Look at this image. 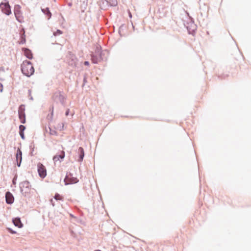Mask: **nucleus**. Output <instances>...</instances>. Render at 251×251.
I'll return each instance as SVG.
<instances>
[{"mask_svg":"<svg viewBox=\"0 0 251 251\" xmlns=\"http://www.w3.org/2000/svg\"><path fill=\"white\" fill-rule=\"evenodd\" d=\"M21 6L18 5H15L14 9V13L16 20L20 23H22V16L21 12Z\"/></svg>","mask_w":251,"mask_h":251,"instance_id":"1a4fd4ad","label":"nucleus"},{"mask_svg":"<svg viewBox=\"0 0 251 251\" xmlns=\"http://www.w3.org/2000/svg\"><path fill=\"white\" fill-rule=\"evenodd\" d=\"M18 116L20 122L22 124H25L26 122L25 105L21 104L19 106L18 108Z\"/></svg>","mask_w":251,"mask_h":251,"instance_id":"423d86ee","label":"nucleus"},{"mask_svg":"<svg viewBox=\"0 0 251 251\" xmlns=\"http://www.w3.org/2000/svg\"><path fill=\"white\" fill-rule=\"evenodd\" d=\"M23 51L24 52L25 55L29 59H32L33 58V54L31 50L28 48H24L22 49Z\"/></svg>","mask_w":251,"mask_h":251,"instance_id":"4468645a","label":"nucleus"},{"mask_svg":"<svg viewBox=\"0 0 251 251\" xmlns=\"http://www.w3.org/2000/svg\"><path fill=\"white\" fill-rule=\"evenodd\" d=\"M2 88H3L2 84L1 83H0V92H2V90H3Z\"/></svg>","mask_w":251,"mask_h":251,"instance_id":"473e14b6","label":"nucleus"},{"mask_svg":"<svg viewBox=\"0 0 251 251\" xmlns=\"http://www.w3.org/2000/svg\"><path fill=\"white\" fill-rule=\"evenodd\" d=\"M12 223L15 226L19 228H22L23 226V224L22 223L20 218L18 217L13 218Z\"/></svg>","mask_w":251,"mask_h":251,"instance_id":"ddd939ff","label":"nucleus"},{"mask_svg":"<svg viewBox=\"0 0 251 251\" xmlns=\"http://www.w3.org/2000/svg\"><path fill=\"white\" fill-rule=\"evenodd\" d=\"M62 34V31L60 29H57L55 32H53V35L56 36Z\"/></svg>","mask_w":251,"mask_h":251,"instance_id":"393cba45","label":"nucleus"},{"mask_svg":"<svg viewBox=\"0 0 251 251\" xmlns=\"http://www.w3.org/2000/svg\"><path fill=\"white\" fill-rule=\"evenodd\" d=\"M0 9L6 15H9L11 13V7L8 1L1 2L0 3Z\"/></svg>","mask_w":251,"mask_h":251,"instance_id":"39448f33","label":"nucleus"},{"mask_svg":"<svg viewBox=\"0 0 251 251\" xmlns=\"http://www.w3.org/2000/svg\"><path fill=\"white\" fill-rule=\"evenodd\" d=\"M77 153L78 155V158L77 159L78 162H82L84 157V151L82 147H79L77 151Z\"/></svg>","mask_w":251,"mask_h":251,"instance_id":"f8f14e48","label":"nucleus"},{"mask_svg":"<svg viewBox=\"0 0 251 251\" xmlns=\"http://www.w3.org/2000/svg\"><path fill=\"white\" fill-rule=\"evenodd\" d=\"M126 27V25L124 24L122 25L119 29V33L120 34V36H122L121 35V31L124 29V28Z\"/></svg>","mask_w":251,"mask_h":251,"instance_id":"b1692460","label":"nucleus"},{"mask_svg":"<svg viewBox=\"0 0 251 251\" xmlns=\"http://www.w3.org/2000/svg\"><path fill=\"white\" fill-rule=\"evenodd\" d=\"M69 113H70L69 109H67V110L65 112V115L67 116H68L69 115Z\"/></svg>","mask_w":251,"mask_h":251,"instance_id":"2f4dec72","label":"nucleus"},{"mask_svg":"<svg viewBox=\"0 0 251 251\" xmlns=\"http://www.w3.org/2000/svg\"><path fill=\"white\" fill-rule=\"evenodd\" d=\"M50 116L49 115L48 116V118L49 120H52L53 115V106H51L50 108Z\"/></svg>","mask_w":251,"mask_h":251,"instance_id":"aec40b11","label":"nucleus"},{"mask_svg":"<svg viewBox=\"0 0 251 251\" xmlns=\"http://www.w3.org/2000/svg\"><path fill=\"white\" fill-rule=\"evenodd\" d=\"M20 192L25 197H29L31 191V185L28 181L25 180L19 184Z\"/></svg>","mask_w":251,"mask_h":251,"instance_id":"f03ea898","label":"nucleus"},{"mask_svg":"<svg viewBox=\"0 0 251 251\" xmlns=\"http://www.w3.org/2000/svg\"><path fill=\"white\" fill-rule=\"evenodd\" d=\"M50 129V134L52 135H57V132L55 130Z\"/></svg>","mask_w":251,"mask_h":251,"instance_id":"c85d7f7f","label":"nucleus"},{"mask_svg":"<svg viewBox=\"0 0 251 251\" xmlns=\"http://www.w3.org/2000/svg\"><path fill=\"white\" fill-rule=\"evenodd\" d=\"M186 14L189 17L187 21L184 23V25L187 28L188 33L193 34L197 30V26L194 23V20L189 16L188 12H186Z\"/></svg>","mask_w":251,"mask_h":251,"instance_id":"7ed1b4c3","label":"nucleus"},{"mask_svg":"<svg viewBox=\"0 0 251 251\" xmlns=\"http://www.w3.org/2000/svg\"><path fill=\"white\" fill-rule=\"evenodd\" d=\"M21 71L24 75L29 77L34 73V68L30 61L25 60L21 65Z\"/></svg>","mask_w":251,"mask_h":251,"instance_id":"f257e3e1","label":"nucleus"},{"mask_svg":"<svg viewBox=\"0 0 251 251\" xmlns=\"http://www.w3.org/2000/svg\"><path fill=\"white\" fill-rule=\"evenodd\" d=\"M41 11L45 15L48 17V19H50L51 17L52 14L49 7L41 8Z\"/></svg>","mask_w":251,"mask_h":251,"instance_id":"a211bd4d","label":"nucleus"},{"mask_svg":"<svg viewBox=\"0 0 251 251\" xmlns=\"http://www.w3.org/2000/svg\"><path fill=\"white\" fill-rule=\"evenodd\" d=\"M5 201L8 204H12L14 201V197L13 194L9 191L5 193Z\"/></svg>","mask_w":251,"mask_h":251,"instance_id":"9d476101","label":"nucleus"},{"mask_svg":"<svg viewBox=\"0 0 251 251\" xmlns=\"http://www.w3.org/2000/svg\"><path fill=\"white\" fill-rule=\"evenodd\" d=\"M37 171L40 177L44 178L47 176V170L45 166L41 163L37 164Z\"/></svg>","mask_w":251,"mask_h":251,"instance_id":"6e6552de","label":"nucleus"},{"mask_svg":"<svg viewBox=\"0 0 251 251\" xmlns=\"http://www.w3.org/2000/svg\"><path fill=\"white\" fill-rule=\"evenodd\" d=\"M109 1L107 0H104L102 1V4L104 6H109Z\"/></svg>","mask_w":251,"mask_h":251,"instance_id":"cd10ccee","label":"nucleus"},{"mask_svg":"<svg viewBox=\"0 0 251 251\" xmlns=\"http://www.w3.org/2000/svg\"><path fill=\"white\" fill-rule=\"evenodd\" d=\"M54 198L56 201L63 200L62 197L58 193L55 194V196H54Z\"/></svg>","mask_w":251,"mask_h":251,"instance_id":"5701e85b","label":"nucleus"},{"mask_svg":"<svg viewBox=\"0 0 251 251\" xmlns=\"http://www.w3.org/2000/svg\"><path fill=\"white\" fill-rule=\"evenodd\" d=\"M129 17H130V18L132 17V16H131V14L130 13H129Z\"/></svg>","mask_w":251,"mask_h":251,"instance_id":"e433bc0d","label":"nucleus"},{"mask_svg":"<svg viewBox=\"0 0 251 251\" xmlns=\"http://www.w3.org/2000/svg\"><path fill=\"white\" fill-rule=\"evenodd\" d=\"M53 99L57 102H60L62 105H65V97L62 94L60 91L54 93L53 95Z\"/></svg>","mask_w":251,"mask_h":251,"instance_id":"0eeeda50","label":"nucleus"},{"mask_svg":"<svg viewBox=\"0 0 251 251\" xmlns=\"http://www.w3.org/2000/svg\"><path fill=\"white\" fill-rule=\"evenodd\" d=\"M84 65L85 66H88L89 65V62L88 61H85L84 62Z\"/></svg>","mask_w":251,"mask_h":251,"instance_id":"72a5a7b5","label":"nucleus"},{"mask_svg":"<svg viewBox=\"0 0 251 251\" xmlns=\"http://www.w3.org/2000/svg\"><path fill=\"white\" fill-rule=\"evenodd\" d=\"M100 251V250H95V251Z\"/></svg>","mask_w":251,"mask_h":251,"instance_id":"4c0bfd02","label":"nucleus"},{"mask_svg":"<svg viewBox=\"0 0 251 251\" xmlns=\"http://www.w3.org/2000/svg\"><path fill=\"white\" fill-rule=\"evenodd\" d=\"M6 230H7V231L12 234H16V231H15V230H13L11 228H10V227H7L6 228Z\"/></svg>","mask_w":251,"mask_h":251,"instance_id":"a878e982","label":"nucleus"},{"mask_svg":"<svg viewBox=\"0 0 251 251\" xmlns=\"http://www.w3.org/2000/svg\"><path fill=\"white\" fill-rule=\"evenodd\" d=\"M96 53H97L98 54V57L99 58V59L100 60H102V52L100 50H99L98 49L97 51H96Z\"/></svg>","mask_w":251,"mask_h":251,"instance_id":"4be33fe9","label":"nucleus"},{"mask_svg":"<svg viewBox=\"0 0 251 251\" xmlns=\"http://www.w3.org/2000/svg\"><path fill=\"white\" fill-rule=\"evenodd\" d=\"M16 158L17 160V165L20 167L22 161V151L20 148H18L16 153Z\"/></svg>","mask_w":251,"mask_h":251,"instance_id":"9b49d317","label":"nucleus"},{"mask_svg":"<svg viewBox=\"0 0 251 251\" xmlns=\"http://www.w3.org/2000/svg\"><path fill=\"white\" fill-rule=\"evenodd\" d=\"M17 176H15L12 179V184L13 185H15L16 184V180H17Z\"/></svg>","mask_w":251,"mask_h":251,"instance_id":"7c9ffc66","label":"nucleus"},{"mask_svg":"<svg viewBox=\"0 0 251 251\" xmlns=\"http://www.w3.org/2000/svg\"><path fill=\"white\" fill-rule=\"evenodd\" d=\"M25 129V126L24 125H21L19 126V135L21 138L23 140L25 139L24 134V131Z\"/></svg>","mask_w":251,"mask_h":251,"instance_id":"f3484780","label":"nucleus"},{"mask_svg":"<svg viewBox=\"0 0 251 251\" xmlns=\"http://www.w3.org/2000/svg\"><path fill=\"white\" fill-rule=\"evenodd\" d=\"M29 148H30V149L31 150V152H30L31 155H33V151H34V148L33 143H32L30 145Z\"/></svg>","mask_w":251,"mask_h":251,"instance_id":"bb28decb","label":"nucleus"},{"mask_svg":"<svg viewBox=\"0 0 251 251\" xmlns=\"http://www.w3.org/2000/svg\"><path fill=\"white\" fill-rule=\"evenodd\" d=\"M118 2L116 0H111L109 3V6H116Z\"/></svg>","mask_w":251,"mask_h":251,"instance_id":"412c9836","label":"nucleus"},{"mask_svg":"<svg viewBox=\"0 0 251 251\" xmlns=\"http://www.w3.org/2000/svg\"><path fill=\"white\" fill-rule=\"evenodd\" d=\"M20 41H19V43L20 44H24L26 42V39H25V31L24 28H23L20 33Z\"/></svg>","mask_w":251,"mask_h":251,"instance_id":"2eb2a0df","label":"nucleus"},{"mask_svg":"<svg viewBox=\"0 0 251 251\" xmlns=\"http://www.w3.org/2000/svg\"><path fill=\"white\" fill-rule=\"evenodd\" d=\"M91 60L94 64H98V62L100 61V60L97 55L94 54L91 55Z\"/></svg>","mask_w":251,"mask_h":251,"instance_id":"6ab92c4d","label":"nucleus"},{"mask_svg":"<svg viewBox=\"0 0 251 251\" xmlns=\"http://www.w3.org/2000/svg\"><path fill=\"white\" fill-rule=\"evenodd\" d=\"M79 181L78 179L74 176L73 174L71 172H67L64 179L65 185L77 183Z\"/></svg>","mask_w":251,"mask_h":251,"instance_id":"20e7f679","label":"nucleus"},{"mask_svg":"<svg viewBox=\"0 0 251 251\" xmlns=\"http://www.w3.org/2000/svg\"><path fill=\"white\" fill-rule=\"evenodd\" d=\"M65 157V152L64 151H62L61 153L58 155H55L53 157V160L54 162H57L58 160H60L61 162Z\"/></svg>","mask_w":251,"mask_h":251,"instance_id":"dca6fc26","label":"nucleus"},{"mask_svg":"<svg viewBox=\"0 0 251 251\" xmlns=\"http://www.w3.org/2000/svg\"><path fill=\"white\" fill-rule=\"evenodd\" d=\"M50 202H51V203L52 205L53 206H54V203L53 202V201H52V200H50Z\"/></svg>","mask_w":251,"mask_h":251,"instance_id":"c9c22d12","label":"nucleus"},{"mask_svg":"<svg viewBox=\"0 0 251 251\" xmlns=\"http://www.w3.org/2000/svg\"><path fill=\"white\" fill-rule=\"evenodd\" d=\"M87 82V78L85 76L83 78V85H84L85 84V83Z\"/></svg>","mask_w":251,"mask_h":251,"instance_id":"f704fd0d","label":"nucleus"},{"mask_svg":"<svg viewBox=\"0 0 251 251\" xmlns=\"http://www.w3.org/2000/svg\"><path fill=\"white\" fill-rule=\"evenodd\" d=\"M28 96L29 97V99L30 100H33V97L31 96V90L30 89H29L28 90Z\"/></svg>","mask_w":251,"mask_h":251,"instance_id":"c756f323","label":"nucleus"}]
</instances>
